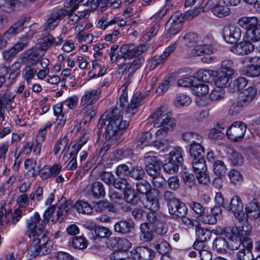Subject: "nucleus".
I'll return each mask as SVG.
<instances>
[{
	"label": "nucleus",
	"instance_id": "f257e3e1",
	"mask_svg": "<svg viewBox=\"0 0 260 260\" xmlns=\"http://www.w3.org/2000/svg\"><path fill=\"white\" fill-rule=\"evenodd\" d=\"M127 103V95L125 93L120 96L119 102L113 109L107 110L108 123L106 127V138L110 140L113 137L117 139L129 125V123L122 119L124 110Z\"/></svg>",
	"mask_w": 260,
	"mask_h": 260
},
{
	"label": "nucleus",
	"instance_id": "5701e85b",
	"mask_svg": "<svg viewBox=\"0 0 260 260\" xmlns=\"http://www.w3.org/2000/svg\"><path fill=\"white\" fill-rule=\"evenodd\" d=\"M136 186L137 193L142 195H158L161 193L159 190L152 188L151 185L145 180L137 183Z\"/></svg>",
	"mask_w": 260,
	"mask_h": 260
},
{
	"label": "nucleus",
	"instance_id": "37998d69",
	"mask_svg": "<svg viewBox=\"0 0 260 260\" xmlns=\"http://www.w3.org/2000/svg\"><path fill=\"white\" fill-rule=\"evenodd\" d=\"M183 43L185 46L188 47H193L196 44L200 42L198 35L193 32H188L183 37Z\"/></svg>",
	"mask_w": 260,
	"mask_h": 260
},
{
	"label": "nucleus",
	"instance_id": "680f3d73",
	"mask_svg": "<svg viewBox=\"0 0 260 260\" xmlns=\"http://www.w3.org/2000/svg\"><path fill=\"white\" fill-rule=\"evenodd\" d=\"M247 38L252 42H257L260 40V24H258L254 28L248 31L246 34Z\"/></svg>",
	"mask_w": 260,
	"mask_h": 260
},
{
	"label": "nucleus",
	"instance_id": "13d9d810",
	"mask_svg": "<svg viewBox=\"0 0 260 260\" xmlns=\"http://www.w3.org/2000/svg\"><path fill=\"white\" fill-rule=\"evenodd\" d=\"M196 78L191 76H185L179 79L177 81V85L179 86L192 87L194 81Z\"/></svg>",
	"mask_w": 260,
	"mask_h": 260
},
{
	"label": "nucleus",
	"instance_id": "aec40b11",
	"mask_svg": "<svg viewBox=\"0 0 260 260\" xmlns=\"http://www.w3.org/2000/svg\"><path fill=\"white\" fill-rule=\"evenodd\" d=\"M101 92L102 89L100 88L85 91L81 99L80 105L82 106L86 104L92 105L99 100Z\"/></svg>",
	"mask_w": 260,
	"mask_h": 260
},
{
	"label": "nucleus",
	"instance_id": "a211bd4d",
	"mask_svg": "<svg viewBox=\"0 0 260 260\" xmlns=\"http://www.w3.org/2000/svg\"><path fill=\"white\" fill-rule=\"evenodd\" d=\"M219 0H209L207 6L210 9L214 15L219 18H223L229 15L231 10L224 5H221Z\"/></svg>",
	"mask_w": 260,
	"mask_h": 260
},
{
	"label": "nucleus",
	"instance_id": "6e6d98bb",
	"mask_svg": "<svg viewBox=\"0 0 260 260\" xmlns=\"http://www.w3.org/2000/svg\"><path fill=\"white\" fill-rule=\"evenodd\" d=\"M213 171L214 173L218 177L224 175L226 167L223 162L221 160H216L213 165Z\"/></svg>",
	"mask_w": 260,
	"mask_h": 260
},
{
	"label": "nucleus",
	"instance_id": "a18cd8bd",
	"mask_svg": "<svg viewBox=\"0 0 260 260\" xmlns=\"http://www.w3.org/2000/svg\"><path fill=\"white\" fill-rule=\"evenodd\" d=\"M228 247L227 241L221 237H217L213 241V248L218 252H225Z\"/></svg>",
	"mask_w": 260,
	"mask_h": 260
},
{
	"label": "nucleus",
	"instance_id": "c85d7f7f",
	"mask_svg": "<svg viewBox=\"0 0 260 260\" xmlns=\"http://www.w3.org/2000/svg\"><path fill=\"white\" fill-rule=\"evenodd\" d=\"M257 94V89L253 86L248 87L243 92L239 104L241 106L248 105L251 103Z\"/></svg>",
	"mask_w": 260,
	"mask_h": 260
},
{
	"label": "nucleus",
	"instance_id": "49530a36",
	"mask_svg": "<svg viewBox=\"0 0 260 260\" xmlns=\"http://www.w3.org/2000/svg\"><path fill=\"white\" fill-rule=\"evenodd\" d=\"M17 0H0V9L7 13L13 12L16 8Z\"/></svg>",
	"mask_w": 260,
	"mask_h": 260
},
{
	"label": "nucleus",
	"instance_id": "f8f14e48",
	"mask_svg": "<svg viewBox=\"0 0 260 260\" xmlns=\"http://www.w3.org/2000/svg\"><path fill=\"white\" fill-rule=\"evenodd\" d=\"M68 14L67 10L60 9L52 13L48 17L47 22L45 24L43 30L47 32L54 30L58 25L59 22Z\"/></svg>",
	"mask_w": 260,
	"mask_h": 260
},
{
	"label": "nucleus",
	"instance_id": "2eb2a0df",
	"mask_svg": "<svg viewBox=\"0 0 260 260\" xmlns=\"http://www.w3.org/2000/svg\"><path fill=\"white\" fill-rule=\"evenodd\" d=\"M145 96L141 92H136L132 97L129 104L125 106V115L130 117L135 114L138 111V108L144 103Z\"/></svg>",
	"mask_w": 260,
	"mask_h": 260
},
{
	"label": "nucleus",
	"instance_id": "3c124183",
	"mask_svg": "<svg viewBox=\"0 0 260 260\" xmlns=\"http://www.w3.org/2000/svg\"><path fill=\"white\" fill-rule=\"evenodd\" d=\"M74 208L79 213L89 214L92 212L93 208L91 207L87 202L78 201L76 203Z\"/></svg>",
	"mask_w": 260,
	"mask_h": 260
},
{
	"label": "nucleus",
	"instance_id": "864d4df0",
	"mask_svg": "<svg viewBox=\"0 0 260 260\" xmlns=\"http://www.w3.org/2000/svg\"><path fill=\"white\" fill-rule=\"evenodd\" d=\"M72 243L76 249H84L88 245L87 240L83 236H76L72 238Z\"/></svg>",
	"mask_w": 260,
	"mask_h": 260
},
{
	"label": "nucleus",
	"instance_id": "69168bd1",
	"mask_svg": "<svg viewBox=\"0 0 260 260\" xmlns=\"http://www.w3.org/2000/svg\"><path fill=\"white\" fill-rule=\"evenodd\" d=\"M132 247L131 242L125 238H119L117 248L118 250L127 252L128 249Z\"/></svg>",
	"mask_w": 260,
	"mask_h": 260
},
{
	"label": "nucleus",
	"instance_id": "a19ab883",
	"mask_svg": "<svg viewBox=\"0 0 260 260\" xmlns=\"http://www.w3.org/2000/svg\"><path fill=\"white\" fill-rule=\"evenodd\" d=\"M156 250L161 254H167L171 249L169 243L166 240L158 239L154 243Z\"/></svg>",
	"mask_w": 260,
	"mask_h": 260
},
{
	"label": "nucleus",
	"instance_id": "5fc2aeb1",
	"mask_svg": "<svg viewBox=\"0 0 260 260\" xmlns=\"http://www.w3.org/2000/svg\"><path fill=\"white\" fill-rule=\"evenodd\" d=\"M191 102V100L189 96L184 93H179L177 95L175 104L176 106L179 107L187 106Z\"/></svg>",
	"mask_w": 260,
	"mask_h": 260
},
{
	"label": "nucleus",
	"instance_id": "4be33fe9",
	"mask_svg": "<svg viewBox=\"0 0 260 260\" xmlns=\"http://www.w3.org/2000/svg\"><path fill=\"white\" fill-rule=\"evenodd\" d=\"M211 43V40L208 37H205L201 44L193 49L192 54L196 56H201L204 53L209 54L213 53L214 48Z\"/></svg>",
	"mask_w": 260,
	"mask_h": 260
},
{
	"label": "nucleus",
	"instance_id": "0eeeda50",
	"mask_svg": "<svg viewBox=\"0 0 260 260\" xmlns=\"http://www.w3.org/2000/svg\"><path fill=\"white\" fill-rule=\"evenodd\" d=\"M192 165L196 177L200 183L206 184L210 181L207 174V167L204 157L192 159Z\"/></svg>",
	"mask_w": 260,
	"mask_h": 260
},
{
	"label": "nucleus",
	"instance_id": "603ef678",
	"mask_svg": "<svg viewBox=\"0 0 260 260\" xmlns=\"http://www.w3.org/2000/svg\"><path fill=\"white\" fill-rule=\"evenodd\" d=\"M233 67L234 63L232 60L229 58L225 59L221 62L220 72L232 75L234 73Z\"/></svg>",
	"mask_w": 260,
	"mask_h": 260
},
{
	"label": "nucleus",
	"instance_id": "412c9836",
	"mask_svg": "<svg viewBox=\"0 0 260 260\" xmlns=\"http://www.w3.org/2000/svg\"><path fill=\"white\" fill-rule=\"evenodd\" d=\"M26 66L35 67L37 64L42 55L40 54L37 49H29L21 55Z\"/></svg>",
	"mask_w": 260,
	"mask_h": 260
},
{
	"label": "nucleus",
	"instance_id": "8fccbe9b",
	"mask_svg": "<svg viewBox=\"0 0 260 260\" xmlns=\"http://www.w3.org/2000/svg\"><path fill=\"white\" fill-rule=\"evenodd\" d=\"M145 175V172L141 166H136L131 168L129 176L133 179L138 180H142Z\"/></svg>",
	"mask_w": 260,
	"mask_h": 260
},
{
	"label": "nucleus",
	"instance_id": "bb28decb",
	"mask_svg": "<svg viewBox=\"0 0 260 260\" xmlns=\"http://www.w3.org/2000/svg\"><path fill=\"white\" fill-rule=\"evenodd\" d=\"M134 223L131 220H122L114 224V231L120 234L129 233L134 229Z\"/></svg>",
	"mask_w": 260,
	"mask_h": 260
},
{
	"label": "nucleus",
	"instance_id": "7ed1b4c3",
	"mask_svg": "<svg viewBox=\"0 0 260 260\" xmlns=\"http://www.w3.org/2000/svg\"><path fill=\"white\" fill-rule=\"evenodd\" d=\"M47 232L41 234L39 237L32 239V243L28 249V253L31 256L50 253L53 247V242L48 239Z\"/></svg>",
	"mask_w": 260,
	"mask_h": 260
},
{
	"label": "nucleus",
	"instance_id": "0e129e2a",
	"mask_svg": "<svg viewBox=\"0 0 260 260\" xmlns=\"http://www.w3.org/2000/svg\"><path fill=\"white\" fill-rule=\"evenodd\" d=\"M229 177L231 182L234 184H238L243 180V177L240 172L235 169L229 171Z\"/></svg>",
	"mask_w": 260,
	"mask_h": 260
},
{
	"label": "nucleus",
	"instance_id": "ea45409f",
	"mask_svg": "<svg viewBox=\"0 0 260 260\" xmlns=\"http://www.w3.org/2000/svg\"><path fill=\"white\" fill-rule=\"evenodd\" d=\"M182 139L186 143H197V142H203V137L198 133L192 132H187L182 135Z\"/></svg>",
	"mask_w": 260,
	"mask_h": 260
},
{
	"label": "nucleus",
	"instance_id": "f3484780",
	"mask_svg": "<svg viewBox=\"0 0 260 260\" xmlns=\"http://www.w3.org/2000/svg\"><path fill=\"white\" fill-rule=\"evenodd\" d=\"M155 254L154 251L146 246L138 247L131 251V256L135 260H151Z\"/></svg>",
	"mask_w": 260,
	"mask_h": 260
},
{
	"label": "nucleus",
	"instance_id": "6e6552de",
	"mask_svg": "<svg viewBox=\"0 0 260 260\" xmlns=\"http://www.w3.org/2000/svg\"><path fill=\"white\" fill-rule=\"evenodd\" d=\"M146 165V171L151 177L156 176L160 173V164L157 158L154 155L153 152L145 153L144 157Z\"/></svg>",
	"mask_w": 260,
	"mask_h": 260
},
{
	"label": "nucleus",
	"instance_id": "bf43d9fd",
	"mask_svg": "<svg viewBox=\"0 0 260 260\" xmlns=\"http://www.w3.org/2000/svg\"><path fill=\"white\" fill-rule=\"evenodd\" d=\"M225 94L224 89L222 88L216 87L209 94L210 99L212 101L221 100L224 98Z\"/></svg>",
	"mask_w": 260,
	"mask_h": 260
},
{
	"label": "nucleus",
	"instance_id": "72a5a7b5",
	"mask_svg": "<svg viewBox=\"0 0 260 260\" xmlns=\"http://www.w3.org/2000/svg\"><path fill=\"white\" fill-rule=\"evenodd\" d=\"M183 178L186 186V192L188 193H191L189 190H192V193H196L197 190V187L194 183V177L192 174L187 172H184L183 174Z\"/></svg>",
	"mask_w": 260,
	"mask_h": 260
},
{
	"label": "nucleus",
	"instance_id": "2f4dec72",
	"mask_svg": "<svg viewBox=\"0 0 260 260\" xmlns=\"http://www.w3.org/2000/svg\"><path fill=\"white\" fill-rule=\"evenodd\" d=\"M192 93L198 96H202L207 94L209 90V86L207 84L197 79L194 81L192 87Z\"/></svg>",
	"mask_w": 260,
	"mask_h": 260
},
{
	"label": "nucleus",
	"instance_id": "de8ad7c7",
	"mask_svg": "<svg viewBox=\"0 0 260 260\" xmlns=\"http://www.w3.org/2000/svg\"><path fill=\"white\" fill-rule=\"evenodd\" d=\"M37 72V69L35 67L25 66V68L22 73V78L29 84L30 83L31 80L35 77Z\"/></svg>",
	"mask_w": 260,
	"mask_h": 260
},
{
	"label": "nucleus",
	"instance_id": "b1692460",
	"mask_svg": "<svg viewBox=\"0 0 260 260\" xmlns=\"http://www.w3.org/2000/svg\"><path fill=\"white\" fill-rule=\"evenodd\" d=\"M254 49V45L248 41H242L232 47L231 50L238 55H246Z\"/></svg>",
	"mask_w": 260,
	"mask_h": 260
},
{
	"label": "nucleus",
	"instance_id": "9b49d317",
	"mask_svg": "<svg viewBox=\"0 0 260 260\" xmlns=\"http://www.w3.org/2000/svg\"><path fill=\"white\" fill-rule=\"evenodd\" d=\"M241 34V30L239 27L228 25L223 28L222 36L226 43L234 44L240 39Z\"/></svg>",
	"mask_w": 260,
	"mask_h": 260
},
{
	"label": "nucleus",
	"instance_id": "ddd939ff",
	"mask_svg": "<svg viewBox=\"0 0 260 260\" xmlns=\"http://www.w3.org/2000/svg\"><path fill=\"white\" fill-rule=\"evenodd\" d=\"M88 2L89 0H67L64 2V7L71 8L72 11L69 14L68 12L67 14L69 15V24L70 25H74L80 20L78 14L73 12L78 9L79 5L82 4L83 5H86Z\"/></svg>",
	"mask_w": 260,
	"mask_h": 260
},
{
	"label": "nucleus",
	"instance_id": "e433bc0d",
	"mask_svg": "<svg viewBox=\"0 0 260 260\" xmlns=\"http://www.w3.org/2000/svg\"><path fill=\"white\" fill-rule=\"evenodd\" d=\"M96 113L95 109L92 105L86 104L81 111L80 114L82 116H84V123H85L87 121H90L96 115Z\"/></svg>",
	"mask_w": 260,
	"mask_h": 260
},
{
	"label": "nucleus",
	"instance_id": "774afa93",
	"mask_svg": "<svg viewBox=\"0 0 260 260\" xmlns=\"http://www.w3.org/2000/svg\"><path fill=\"white\" fill-rule=\"evenodd\" d=\"M238 260H253V255L252 251L245 249H241L237 254Z\"/></svg>",
	"mask_w": 260,
	"mask_h": 260
},
{
	"label": "nucleus",
	"instance_id": "423d86ee",
	"mask_svg": "<svg viewBox=\"0 0 260 260\" xmlns=\"http://www.w3.org/2000/svg\"><path fill=\"white\" fill-rule=\"evenodd\" d=\"M154 126H161L171 129L175 124V119L169 113L164 114V111L159 108L151 115Z\"/></svg>",
	"mask_w": 260,
	"mask_h": 260
},
{
	"label": "nucleus",
	"instance_id": "6ab92c4d",
	"mask_svg": "<svg viewBox=\"0 0 260 260\" xmlns=\"http://www.w3.org/2000/svg\"><path fill=\"white\" fill-rule=\"evenodd\" d=\"M225 234L228 240V248L231 250H237L241 245L243 237L238 235V233L235 232V230L231 227L226 229Z\"/></svg>",
	"mask_w": 260,
	"mask_h": 260
},
{
	"label": "nucleus",
	"instance_id": "052dcab7",
	"mask_svg": "<svg viewBox=\"0 0 260 260\" xmlns=\"http://www.w3.org/2000/svg\"><path fill=\"white\" fill-rule=\"evenodd\" d=\"M92 195H105V189L104 184L99 181L94 182L90 188Z\"/></svg>",
	"mask_w": 260,
	"mask_h": 260
},
{
	"label": "nucleus",
	"instance_id": "4d7b16f0",
	"mask_svg": "<svg viewBox=\"0 0 260 260\" xmlns=\"http://www.w3.org/2000/svg\"><path fill=\"white\" fill-rule=\"evenodd\" d=\"M12 216L11 211H8L4 207L1 205L0 206V225H4L8 223Z\"/></svg>",
	"mask_w": 260,
	"mask_h": 260
},
{
	"label": "nucleus",
	"instance_id": "79ce46f5",
	"mask_svg": "<svg viewBox=\"0 0 260 260\" xmlns=\"http://www.w3.org/2000/svg\"><path fill=\"white\" fill-rule=\"evenodd\" d=\"M68 142L69 139L67 136H64L62 138L58 140L53 148L54 155L60 157L65 150Z\"/></svg>",
	"mask_w": 260,
	"mask_h": 260
},
{
	"label": "nucleus",
	"instance_id": "4468645a",
	"mask_svg": "<svg viewBox=\"0 0 260 260\" xmlns=\"http://www.w3.org/2000/svg\"><path fill=\"white\" fill-rule=\"evenodd\" d=\"M260 196L254 199L252 201L246 205L245 208V219H257L260 218Z\"/></svg>",
	"mask_w": 260,
	"mask_h": 260
},
{
	"label": "nucleus",
	"instance_id": "c756f323",
	"mask_svg": "<svg viewBox=\"0 0 260 260\" xmlns=\"http://www.w3.org/2000/svg\"><path fill=\"white\" fill-rule=\"evenodd\" d=\"M25 22L24 18L19 20L12 25L9 29L4 34V37L9 39L13 36L21 32L24 28V24Z\"/></svg>",
	"mask_w": 260,
	"mask_h": 260
},
{
	"label": "nucleus",
	"instance_id": "20e7f679",
	"mask_svg": "<svg viewBox=\"0 0 260 260\" xmlns=\"http://www.w3.org/2000/svg\"><path fill=\"white\" fill-rule=\"evenodd\" d=\"M247 128L246 124L242 121H234L226 130V137L232 142H241L244 138Z\"/></svg>",
	"mask_w": 260,
	"mask_h": 260
},
{
	"label": "nucleus",
	"instance_id": "338daca9",
	"mask_svg": "<svg viewBox=\"0 0 260 260\" xmlns=\"http://www.w3.org/2000/svg\"><path fill=\"white\" fill-rule=\"evenodd\" d=\"M111 260H129L127 252L116 250L109 255Z\"/></svg>",
	"mask_w": 260,
	"mask_h": 260
},
{
	"label": "nucleus",
	"instance_id": "f704fd0d",
	"mask_svg": "<svg viewBox=\"0 0 260 260\" xmlns=\"http://www.w3.org/2000/svg\"><path fill=\"white\" fill-rule=\"evenodd\" d=\"M142 203L145 208L150 210H157L159 206L156 196H143Z\"/></svg>",
	"mask_w": 260,
	"mask_h": 260
},
{
	"label": "nucleus",
	"instance_id": "f03ea898",
	"mask_svg": "<svg viewBox=\"0 0 260 260\" xmlns=\"http://www.w3.org/2000/svg\"><path fill=\"white\" fill-rule=\"evenodd\" d=\"M149 48L148 44H142L137 46L134 44H123L120 49L121 57L124 59L135 58L132 62L125 64L124 70L125 76L130 78L144 63V58L140 55L147 51Z\"/></svg>",
	"mask_w": 260,
	"mask_h": 260
},
{
	"label": "nucleus",
	"instance_id": "c03bdc74",
	"mask_svg": "<svg viewBox=\"0 0 260 260\" xmlns=\"http://www.w3.org/2000/svg\"><path fill=\"white\" fill-rule=\"evenodd\" d=\"M196 234L197 239L203 242H207L209 240L212 235V233L209 230L201 227L200 224L198 225V227L196 228Z\"/></svg>",
	"mask_w": 260,
	"mask_h": 260
},
{
	"label": "nucleus",
	"instance_id": "e2e57ef3",
	"mask_svg": "<svg viewBox=\"0 0 260 260\" xmlns=\"http://www.w3.org/2000/svg\"><path fill=\"white\" fill-rule=\"evenodd\" d=\"M152 177V183L154 186V188L157 189L161 191L160 193H162L164 191L163 185L166 183V180L160 174L156 176H153Z\"/></svg>",
	"mask_w": 260,
	"mask_h": 260
},
{
	"label": "nucleus",
	"instance_id": "393cba45",
	"mask_svg": "<svg viewBox=\"0 0 260 260\" xmlns=\"http://www.w3.org/2000/svg\"><path fill=\"white\" fill-rule=\"evenodd\" d=\"M237 23L246 30L247 34L248 31L254 28L259 24V21L256 17L243 16L238 19Z\"/></svg>",
	"mask_w": 260,
	"mask_h": 260
},
{
	"label": "nucleus",
	"instance_id": "a878e982",
	"mask_svg": "<svg viewBox=\"0 0 260 260\" xmlns=\"http://www.w3.org/2000/svg\"><path fill=\"white\" fill-rule=\"evenodd\" d=\"M218 72L211 70L202 69L197 73V79L203 82L210 83L215 81Z\"/></svg>",
	"mask_w": 260,
	"mask_h": 260
},
{
	"label": "nucleus",
	"instance_id": "473e14b6",
	"mask_svg": "<svg viewBox=\"0 0 260 260\" xmlns=\"http://www.w3.org/2000/svg\"><path fill=\"white\" fill-rule=\"evenodd\" d=\"M140 237L144 242H150L153 239V230H151L148 225V223H142L140 226Z\"/></svg>",
	"mask_w": 260,
	"mask_h": 260
},
{
	"label": "nucleus",
	"instance_id": "9d476101",
	"mask_svg": "<svg viewBox=\"0 0 260 260\" xmlns=\"http://www.w3.org/2000/svg\"><path fill=\"white\" fill-rule=\"evenodd\" d=\"M167 205L169 213L174 218L184 216L187 213V208L185 205L175 198L169 200Z\"/></svg>",
	"mask_w": 260,
	"mask_h": 260
},
{
	"label": "nucleus",
	"instance_id": "58836bf2",
	"mask_svg": "<svg viewBox=\"0 0 260 260\" xmlns=\"http://www.w3.org/2000/svg\"><path fill=\"white\" fill-rule=\"evenodd\" d=\"M228 160L231 165L233 166H241L244 162L243 155L239 152L233 150L229 153Z\"/></svg>",
	"mask_w": 260,
	"mask_h": 260
},
{
	"label": "nucleus",
	"instance_id": "dca6fc26",
	"mask_svg": "<svg viewBox=\"0 0 260 260\" xmlns=\"http://www.w3.org/2000/svg\"><path fill=\"white\" fill-rule=\"evenodd\" d=\"M226 209L233 211L235 217L238 220H242L244 218V213L243 212V204L239 196H233L230 199Z\"/></svg>",
	"mask_w": 260,
	"mask_h": 260
},
{
	"label": "nucleus",
	"instance_id": "4c0bfd02",
	"mask_svg": "<svg viewBox=\"0 0 260 260\" xmlns=\"http://www.w3.org/2000/svg\"><path fill=\"white\" fill-rule=\"evenodd\" d=\"M182 153V148L180 146H176L170 151L169 159L182 166L183 161Z\"/></svg>",
	"mask_w": 260,
	"mask_h": 260
},
{
	"label": "nucleus",
	"instance_id": "1a4fd4ad",
	"mask_svg": "<svg viewBox=\"0 0 260 260\" xmlns=\"http://www.w3.org/2000/svg\"><path fill=\"white\" fill-rule=\"evenodd\" d=\"M222 210L219 206H214L210 211H204L198 216V221L204 224H215L222 218Z\"/></svg>",
	"mask_w": 260,
	"mask_h": 260
},
{
	"label": "nucleus",
	"instance_id": "7c9ffc66",
	"mask_svg": "<svg viewBox=\"0 0 260 260\" xmlns=\"http://www.w3.org/2000/svg\"><path fill=\"white\" fill-rule=\"evenodd\" d=\"M202 143L203 142H197L190 144L189 153L192 159L204 157L205 149Z\"/></svg>",
	"mask_w": 260,
	"mask_h": 260
},
{
	"label": "nucleus",
	"instance_id": "c9c22d12",
	"mask_svg": "<svg viewBox=\"0 0 260 260\" xmlns=\"http://www.w3.org/2000/svg\"><path fill=\"white\" fill-rule=\"evenodd\" d=\"M93 208L98 212H103L108 210L110 212H115L116 208L113 205L106 200H101L99 202L93 203Z\"/></svg>",
	"mask_w": 260,
	"mask_h": 260
},
{
	"label": "nucleus",
	"instance_id": "39448f33",
	"mask_svg": "<svg viewBox=\"0 0 260 260\" xmlns=\"http://www.w3.org/2000/svg\"><path fill=\"white\" fill-rule=\"evenodd\" d=\"M41 220L40 216L38 213H35L27 221V231L26 235L31 240L39 237L40 234H43L46 232L43 230L44 224L43 221H42L40 224L37 226Z\"/></svg>",
	"mask_w": 260,
	"mask_h": 260
},
{
	"label": "nucleus",
	"instance_id": "09e8293b",
	"mask_svg": "<svg viewBox=\"0 0 260 260\" xmlns=\"http://www.w3.org/2000/svg\"><path fill=\"white\" fill-rule=\"evenodd\" d=\"M232 75H228V74L220 72L218 73V76L217 79L215 81V84L216 87L222 88L227 86L230 83L229 81L231 79Z\"/></svg>",
	"mask_w": 260,
	"mask_h": 260
},
{
	"label": "nucleus",
	"instance_id": "cd10ccee",
	"mask_svg": "<svg viewBox=\"0 0 260 260\" xmlns=\"http://www.w3.org/2000/svg\"><path fill=\"white\" fill-rule=\"evenodd\" d=\"M240 225L236 227H231L235 230V232L238 233L240 236L247 237L250 235L252 231V225L249 222L248 219L245 218L242 220H239Z\"/></svg>",
	"mask_w": 260,
	"mask_h": 260
}]
</instances>
